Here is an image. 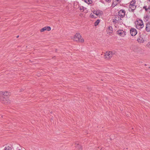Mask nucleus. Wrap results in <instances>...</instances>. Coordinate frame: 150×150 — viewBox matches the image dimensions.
I'll list each match as a JSON object with an SVG mask.
<instances>
[{
  "label": "nucleus",
  "mask_w": 150,
  "mask_h": 150,
  "mask_svg": "<svg viewBox=\"0 0 150 150\" xmlns=\"http://www.w3.org/2000/svg\"><path fill=\"white\" fill-rule=\"evenodd\" d=\"M72 39L74 40L76 42H79L81 43H83L84 42V39L82 38L81 36L79 33H76Z\"/></svg>",
  "instance_id": "nucleus-1"
},
{
  "label": "nucleus",
  "mask_w": 150,
  "mask_h": 150,
  "mask_svg": "<svg viewBox=\"0 0 150 150\" xmlns=\"http://www.w3.org/2000/svg\"><path fill=\"white\" fill-rule=\"evenodd\" d=\"M136 25L137 28L139 29L142 28L144 26L143 21L140 19L137 21Z\"/></svg>",
  "instance_id": "nucleus-2"
},
{
  "label": "nucleus",
  "mask_w": 150,
  "mask_h": 150,
  "mask_svg": "<svg viewBox=\"0 0 150 150\" xmlns=\"http://www.w3.org/2000/svg\"><path fill=\"white\" fill-rule=\"evenodd\" d=\"M113 55L112 52L111 51H107L105 53V58L106 59L108 60L112 57Z\"/></svg>",
  "instance_id": "nucleus-3"
},
{
  "label": "nucleus",
  "mask_w": 150,
  "mask_h": 150,
  "mask_svg": "<svg viewBox=\"0 0 150 150\" xmlns=\"http://www.w3.org/2000/svg\"><path fill=\"white\" fill-rule=\"evenodd\" d=\"M0 96H1V100L3 101V103L4 104H9L10 102L9 100L5 98L6 96L4 94H0Z\"/></svg>",
  "instance_id": "nucleus-4"
},
{
  "label": "nucleus",
  "mask_w": 150,
  "mask_h": 150,
  "mask_svg": "<svg viewBox=\"0 0 150 150\" xmlns=\"http://www.w3.org/2000/svg\"><path fill=\"white\" fill-rule=\"evenodd\" d=\"M117 33L121 37H124L126 35V32L123 30H119L117 31Z\"/></svg>",
  "instance_id": "nucleus-5"
},
{
  "label": "nucleus",
  "mask_w": 150,
  "mask_h": 150,
  "mask_svg": "<svg viewBox=\"0 0 150 150\" xmlns=\"http://www.w3.org/2000/svg\"><path fill=\"white\" fill-rule=\"evenodd\" d=\"M118 15L120 18H123L125 15V10L123 9L121 10L119 12Z\"/></svg>",
  "instance_id": "nucleus-6"
},
{
  "label": "nucleus",
  "mask_w": 150,
  "mask_h": 150,
  "mask_svg": "<svg viewBox=\"0 0 150 150\" xmlns=\"http://www.w3.org/2000/svg\"><path fill=\"white\" fill-rule=\"evenodd\" d=\"M135 3L133 1L131 2V3L129 6V11H132L134 10L136 8V6L134 4Z\"/></svg>",
  "instance_id": "nucleus-7"
},
{
  "label": "nucleus",
  "mask_w": 150,
  "mask_h": 150,
  "mask_svg": "<svg viewBox=\"0 0 150 150\" xmlns=\"http://www.w3.org/2000/svg\"><path fill=\"white\" fill-rule=\"evenodd\" d=\"M130 33L132 36H135L137 33V30L135 28H132L130 30Z\"/></svg>",
  "instance_id": "nucleus-8"
},
{
  "label": "nucleus",
  "mask_w": 150,
  "mask_h": 150,
  "mask_svg": "<svg viewBox=\"0 0 150 150\" xmlns=\"http://www.w3.org/2000/svg\"><path fill=\"white\" fill-rule=\"evenodd\" d=\"M51 29V28L50 26L45 27L40 30V32H42L45 30L49 31H50Z\"/></svg>",
  "instance_id": "nucleus-9"
},
{
  "label": "nucleus",
  "mask_w": 150,
  "mask_h": 150,
  "mask_svg": "<svg viewBox=\"0 0 150 150\" xmlns=\"http://www.w3.org/2000/svg\"><path fill=\"white\" fill-rule=\"evenodd\" d=\"M3 150H13L12 145H6Z\"/></svg>",
  "instance_id": "nucleus-10"
},
{
  "label": "nucleus",
  "mask_w": 150,
  "mask_h": 150,
  "mask_svg": "<svg viewBox=\"0 0 150 150\" xmlns=\"http://www.w3.org/2000/svg\"><path fill=\"white\" fill-rule=\"evenodd\" d=\"M146 29L147 32L150 31V22H148L147 23L146 26Z\"/></svg>",
  "instance_id": "nucleus-11"
},
{
  "label": "nucleus",
  "mask_w": 150,
  "mask_h": 150,
  "mask_svg": "<svg viewBox=\"0 0 150 150\" xmlns=\"http://www.w3.org/2000/svg\"><path fill=\"white\" fill-rule=\"evenodd\" d=\"M137 40L139 43H142L143 42L144 40L141 36H139L137 38Z\"/></svg>",
  "instance_id": "nucleus-12"
},
{
  "label": "nucleus",
  "mask_w": 150,
  "mask_h": 150,
  "mask_svg": "<svg viewBox=\"0 0 150 150\" xmlns=\"http://www.w3.org/2000/svg\"><path fill=\"white\" fill-rule=\"evenodd\" d=\"M112 27L110 26L108 27L107 29V32L109 34L111 33L112 32Z\"/></svg>",
  "instance_id": "nucleus-13"
},
{
  "label": "nucleus",
  "mask_w": 150,
  "mask_h": 150,
  "mask_svg": "<svg viewBox=\"0 0 150 150\" xmlns=\"http://www.w3.org/2000/svg\"><path fill=\"white\" fill-rule=\"evenodd\" d=\"M83 0L88 5L91 4L93 3V1L92 0Z\"/></svg>",
  "instance_id": "nucleus-14"
},
{
  "label": "nucleus",
  "mask_w": 150,
  "mask_h": 150,
  "mask_svg": "<svg viewBox=\"0 0 150 150\" xmlns=\"http://www.w3.org/2000/svg\"><path fill=\"white\" fill-rule=\"evenodd\" d=\"M100 22V20L99 19L97 20V21H96L95 22V26H97L98 24Z\"/></svg>",
  "instance_id": "nucleus-15"
},
{
  "label": "nucleus",
  "mask_w": 150,
  "mask_h": 150,
  "mask_svg": "<svg viewBox=\"0 0 150 150\" xmlns=\"http://www.w3.org/2000/svg\"><path fill=\"white\" fill-rule=\"evenodd\" d=\"M118 4V3H117V2L113 0V2L112 4V6H116Z\"/></svg>",
  "instance_id": "nucleus-16"
},
{
  "label": "nucleus",
  "mask_w": 150,
  "mask_h": 150,
  "mask_svg": "<svg viewBox=\"0 0 150 150\" xmlns=\"http://www.w3.org/2000/svg\"><path fill=\"white\" fill-rule=\"evenodd\" d=\"M6 93H9V92L6 91H0V94H5Z\"/></svg>",
  "instance_id": "nucleus-17"
},
{
  "label": "nucleus",
  "mask_w": 150,
  "mask_h": 150,
  "mask_svg": "<svg viewBox=\"0 0 150 150\" xmlns=\"http://www.w3.org/2000/svg\"><path fill=\"white\" fill-rule=\"evenodd\" d=\"M94 13L97 15V16H99V12L97 11H94Z\"/></svg>",
  "instance_id": "nucleus-18"
},
{
  "label": "nucleus",
  "mask_w": 150,
  "mask_h": 150,
  "mask_svg": "<svg viewBox=\"0 0 150 150\" xmlns=\"http://www.w3.org/2000/svg\"><path fill=\"white\" fill-rule=\"evenodd\" d=\"M147 12L150 13V6H149L148 8Z\"/></svg>",
  "instance_id": "nucleus-19"
},
{
  "label": "nucleus",
  "mask_w": 150,
  "mask_h": 150,
  "mask_svg": "<svg viewBox=\"0 0 150 150\" xmlns=\"http://www.w3.org/2000/svg\"><path fill=\"white\" fill-rule=\"evenodd\" d=\"M143 8L144 9H145V10H146V11L147 12V9H148V8H147V6H144Z\"/></svg>",
  "instance_id": "nucleus-20"
},
{
  "label": "nucleus",
  "mask_w": 150,
  "mask_h": 150,
  "mask_svg": "<svg viewBox=\"0 0 150 150\" xmlns=\"http://www.w3.org/2000/svg\"><path fill=\"white\" fill-rule=\"evenodd\" d=\"M84 8H83V7H80V10H83V11L84 10Z\"/></svg>",
  "instance_id": "nucleus-21"
},
{
  "label": "nucleus",
  "mask_w": 150,
  "mask_h": 150,
  "mask_svg": "<svg viewBox=\"0 0 150 150\" xmlns=\"http://www.w3.org/2000/svg\"><path fill=\"white\" fill-rule=\"evenodd\" d=\"M147 46L150 48V42H148L147 45Z\"/></svg>",
  "instance_id": "nucleus-22"
},
{
  "label": "nucleus",
  "mask_w": 150,
  "mask_h": 150,
  "mask_svg": "<svg viewBox=\"0 0 150 150\" xmlns=\"http://www.w3.org/2000/svg\"><path fill=\"white\" fill-rule=\"evenodd\" d=\"M105 1L108 2H110L111 0H105Z\"/></svg>",
  "instance_id": "nucleus-23"
},
{
  "label": "nucleus",
  "mask_w": 150,
  "mask_h": 150,
  "mask_svg": "<svg viewBox=\"0 0 150 150\" xmlns=\"http://www.w3.org/2000/svg\"><path fill=\"white\" fill-rule=\"evenodd\" d=\"M23 91V89H22V88H21V89H20V91Z\"/></svg>",
  "instance_id": "nucleus-24"
},
{
  "label": "nucleus",
  "mask_w": 150,
  "mask_h": 150,
  "mask_svg": "<svg viewBox=\"0 0 150 150\" xmlns=\"http://www.w3.org/2000/svg\"><path fill=\"white\" fill-rule=\"evenodd\" d=\"M133 48H134V49H135V48L136 47H135V46H133Z\"/></svg>",
  "instance_id": "nucleus-25"
}]
</instances>
